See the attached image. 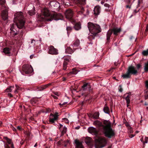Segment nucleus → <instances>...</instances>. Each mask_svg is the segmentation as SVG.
Here are the masks:
<instances>
[{
  "label": "nucleus",
  "instance_id": "obj_24",
  "mask_svg": "<svg viewBox=\"0 0 148 148\" xmlns=\"http://www.w3.org/2000/svg\"><path fill=\"white\" fill-rule=\"evenodd\" d=\"M66 52L68 53L71 54L73 52V50L69 47H68L66 49Z\"/></svg>",
  "mask_w": 148,
  "mask_h": 148
},
{
  "label": "nucleus",
  "instance_id": "obj_54",
  "mask_svg": "<svg viewBox=\"0 0 148 148\" xmlns=\"http://www.w3.org/2000/svg\"><path fill=\"white\" fill-rule=\"evenodd\" d=\"M141 66L140 64H138L137 65V67L138 69H139L141 67Z\"/></svg>",
  "mask_w": 148,
  "mask_h": 148
},
{
  "label": "nucleus",
  "instance_id": "obj_7",
  "mask_svg": "<svg viewBox=\"0 0 148 148\" xmlns=\"http://www.w3.org/2000/svg\"><path fill=\"white\" fill-rule=\"evenodd\" d=\"M58 112H56L55 114H53L52 113L50 114V116L49 118V121L52 123L54 124L55 121L58 118ZM55 125V124H54Z\"/></svg>",
  "mask_w": 148,
  "mask_h": 148
},
{
  "label": "nucleus",
  "instance_id": "obj_56",
  "mask_svg": "<svg viewBox=\"0 0 148 148\" xmlns=\"http://www.w3.org/2000/svg\"><path fill=\"white\" fill-rule=\"evenodd\" d=\"M34 56V55H31L30 56V58H31V59H32L33 57Z\"/></svg>",
  "mask_w": 148,
  "mask_h": 148
},
{
  "label": "nucleus",
  "instance_id": "obj_29",
  "mask_svg": "<svg viewBox=\"0 0 148 148\" xmlns=\"http://www.w3.org/2000/svg\"><path fill=\"white\" fill-rule=\"evenodd\" d=\"M103 111L104 112L107 114H109V110L108 107L106 105H105L103 108Z\"/></svg>",
  "mask_w": 148,
  "mask_h": 148
},
{
  "label": "nucleus",
  "instance_id": "obj_43",
  "mask_svg": "<svg viewBox=\"0 0 148 148\" xmlns=\"http://www.w3.org/2000/svg\"><path fill=\"white\" fill-rule=\"evenodd\" d=\"M128 132L129 133L131 134L133 132V130L130 126L128 127Z\"/></svg>",
  "mask_w": 148,
  "mask_h": 148
},
{
  "label": "nucleus",
  "instance_id": "obj_44",
  "mask_svg": "<svg viewBox=\"0 0 148 148\" xmlns=\"http://www.w3.org/2000/svg\"><path fill=\"white\" fill-rule=\"evenodd\" d=\"M119 90V92H122L123 90V89L121 85H120L118 88Z\"/></svg>",
  "mask_w": 148,
  "mask_h": 148
},
{
  "label": "nucleus",
  "instance_id": "obj_37",
  "mask_svg": "<svg viewBox=\"0 0 148 148\" xmlns=\"http://www.w3.org/2000/svg\"><path fill=\"white\" fill-rule=\"evenodd\" d=\"M16 88L15 90L14 91V92L15 94H17L18 93V90H21V88H20V87L17 85H15Z\"/></svg>",
  "mask_w": 148,
  "mask_h": 148
},
{
  "label": "nucleus",
  "instance_id": "obj_17",
  "mask_svg": "<svg viewBox=\"0 0 148 148\" xmlns=\"http://www.w3.org/2000/svg\"><path fill=\"white\" fill-rule=\"evenodd\" d=\"M100 7L99 6H96L94 10V14L96 15L99 14L100 12Z\"/></svg>",
  "mask_w": 148,
  "mask_h": 148
},
{
  "label": "nucleus",
  "instance_id": "obj_61",
  "mask_svg": "<svg viewBox=\"0 0 148 148\" xmlns=\"http://www.w3.org/2000/svg\"><path fill=\"white\" fill-rule=\"evenodd\" d=\"M2 122L1 121H0V127L2 125Z\"/></svg>",
  "mask_w": 148,
  "mask_h": 148
},
{
  "label": "nucleus",
  "instance_id": "obj_63",
  "mask_svg": "<svg viewBox=\"0 0 148 148\" xmlns=\"http://www.w3.org/2000/svg\"><path fill=\"white\" fill-rule=\"evenodd\" d=\"M145 143L144 142H143V147H144L145 146Z\"/></svg>",
  "mask_w": 148,
  "mask_h": 148
},
{
  "label": "nucleus",
  "instance_id": "obj_62",
  "mask_svg": "<svg viewBox=\"0 0 148 148\" xmlns=\"http://www.w3.org/2000/svg\"><path fill=\"white\" fill-rule=\"evenodd\" d=\"M13 130L14 131H16V129L15 128H14L13 129Z\"/></svg>",
  "mask_w": 148,
  "mask_h": 148
},
{
  "label": "nucleus",
  "instance_id": "obj_48",
  "mask_svg": "<svg viewBox=\"0 0 148 148\" xmlns=\"http://www.w3.org/2000/svg\"><path fill=\"white\" fill-rule=\"evenodd\" d=\"M145 86L147 88H148V81H146L145 82Z\"/></svg>",
  "mask_w": 148,
  "mask_h": 148
},
{
  "label": "nucleus",
  "instance_id": "obj_9",
  "mask_svg": "<svg viewBox=\"0 0 148 148\" xmlns=\"http://www.w3.org/2000/svg\"><path fill=\"white\" fill-rule=\"evenodd\" d=\"M73 14V12L71 9L66 10L65 13L66 18L69 19H71L72 18Z\"/></svg>",
  "mask_w": 148,
  "mask_h": 148
},
{
  "label": "nucleus",
  "instance_id": "obj_26",
  "mask_svg": "<svg viewBox=\"0 0 148 148\" xmlns=\"http://www.w3.org/2000/svg\"><path fill=\"white\" fill-rule=\"evenodd\" d=\"M5 0H0V5H2V9H3L6 8V6L5 4Z\"/></svg>",
  "mask_w": 148,
  "mask_h": 148
},
{
  "label": "nucleus",
  "instance_id": "obj_60",
  "mask_svg": "<svg viewBox=\"0 0 148 148\" xmlns=\"http://www.w3.org/2000/svg\"><path fill=\"white\" fill-rule=\"evenodd\" d=\"M126 126L128 128V127L130 126V125L128 124H126Z\"/></svg>",
  "mask_w": 148,
  "mask_h": 148
},
{
  "label": "nucleus",
  "instance_id": "obj_14",
  "mask_svg": "<svg viewBox=\"0 0 148 148\" xmlns=\"http://www.w3.org/2000/svg\"><path fill=\"white\" fill-rule=\"evenodd\" d=\"M113 33V34L115 36H117L121 31V28L114 27L111 29Z\"/></svg>",
  "mask_w": 148,
  "mask_h": 148
},
{
  "label": "nucleus",
  "instance_id": "obj_52",
  "mask_svg": "<svg viewBox=\"0 0 148 148\" xmlns=\"http://www.w3.org/2000/svg\"><path fill=\"white\" fill-rule=\"evenodd\" d=\"M8 95L10 97H13V95L10 93H8Z\"/></svg>",
  "mask_w": 148,
  "mask_h": 148
},
{
  "label": "nucleus",
  "instance_id": "obj_15",
  "mask_svg": "<svg viewBox=\"0 0 148 148\" xmlns=\"http://www.w3.org/2000/svg\"><path fill=\"white\" fill-rule=\"evenodd\" d=\"M75 148H83L82 143L79 142V140L76 139L75 140Z\"/></svg>",
  "mask_w": 148,
  "mask_h": 148
},
{
  "label": "nucleus",
  "instance_id": "obj_53",
  "mask_svg": "<svg viewBox=\"0 0 148 148\" xmlns=\"http://www.w3.org/2000/svg\"><path fill=\"white\" fill-rule=\"evenodd\" d=\"M67 103L66 102H64L62 103H59V105H65Z\"/></svg>",
  "mask_w": 148,
  "mask_h": 148
},
{
  "label": "nucleus",
  "instance_id": "obj_23",
  "mask_svg": "<svg viewBox=\"0 0 148 148\" xmlns=\"http://www.w3.org/2000/svg\"><path fill=\"white\" fill-rule=\"evenodd\" d=\"M78 72V71L76 70L75 68H73L72 69V71L70 72L68 74V76H69L71 74L75 75Z\"/></svg>",
  "mask_w": 148,
  "mask_h": 148
},
{
  "label": "nucleus",
  "instance_id": "obj_5",
  "mask_svg": "<svg viewBox=\"0 0 148 148\" xmlns=\"http://www.w3.org/2000/svg\"><path fill=\"white\" fill-rule=\"evenodd\" d=\"M95 147L96 148H101L104 147L107 142L106 139L101 137H98L95 139Z\"/></svg>",
  "mask_w": 148,
  "mask_h": 148
},
{
  "label": "nucleus",
  "instance_id": "obj_11",
  "mask_svg": "<svg viewBox=\"0 0 148 148\" xmlns=\"http://www.w3.org/2000/svg\"><path fill=\"white\" fill-rule=\"evenodd\" d=\"M89 13V11L87 8L84 9L82 7L81 8V10L79 12V14H83L84 16L88 15Z\"/></svg>",
  "mask_w": 148,
  "mask_h": 148
},
{
  "label": "nucleus",
  "instance_id": "obj_35",
  "mask_svg": "<svg viewBox=\"0 0 148 148\" xmlns=\"http://www.w3.org/2000/svg\"><path fill=\"white\" fill-rule=\"evenodd\" d=\"M144 70L145 72H147L148 71V62L145 64Z\"/></svg>",
  "mask_w": 148,
  "mask_h": 148
},
{
  "label": "nucleus",
  "instance_id": "obj_19",
  "mask_svg": "<svg viewBox=\"0 0 148 148\" xmlns=\"http://www.w3.org/2000/svg\"><path fill=\"white\" fill-rule=\"evenodd\" d=\"M3 51L5 54L10 56V49L8 47H6L3 49Z\"/></svg>",
  "mask_w": 148,
  "mask_h": 148
},
{
  "label": "nucleus",
  "instance_id": "obj_58",
  "mask_svg": "<svg viewBox=\"0 0 148 148\" xmlns=\"http://www.w3.org/2000/svg\"><path fill=\"white\" fill-rule=\"evenodd\" d=\"M53 98L55 99H57V97L56 96H53Z\"/></svg>",
  "mask_w": 148,
  "mask_h": 148
},
{
  "label": "nucleus",
  "instance_id": "obj_28",
  "mask_svg": "<svg viewBox=\"0 0 148 148\" xmlns=\"http://www.w3.org/2000/svg\"><path fill=\"white\" fill-rule=\"evenodd\" d=\"M14 86H10L5 91L6 92H11L13 89L14 88Z\"/></svg>",
  "mask_w": 148,
  "mask_h": 148
},
{
  "label": "nucleus",
  "instance_id": "obj_32",
  "mask_svg": "<svg viewBox=\"0 0 148 148\" xmlns=\"http://www.w3.org/2000/svg\"><path fill=\"white\" fill-rule=\"evenodd\" d=\"M74 27L75 30H77L81 28V26L79 24L77 23L75 25Z\"/></svg>",
  "mask_w": 148,
  "mask_h": 148
},
{
  "label": "nucleus",
  "instance_id": "obj_41",
  "mask_svg": "<svg viewBox=\"0 0 148 148\" xmlns=\"http://www.w3.org/2000/svg\"><path fill=\"white\" fill-rule=\"evenodd\" d=\"M66 29L67 32V33L68 34V33H69L72 30V28L70 26H68L67 27Z\"/></svg>",
  "mask_w": 148,
  "mask_h": 148
},
{
  "label": "nucleus",
  "instance_id": "obj_59",
  "mask_svg": "<svg viewBox=\"0 0 148 148\" xmlns=\"http://www.w3.org/2000/svg\"><path fill=\"white\" fill-rule=\"evenodd\" d=\"M62 79V80L63 81H65V80L66 79V78L64 77H63Z\"/></svg>",
  "mask_w": 148,
  "mask_h": 148
},
{
  "label": "nucleus",
  "instance_id": "obj_4",
  "mask_svg": "<svg viewBox=\"0 0 148 148\" xmlns=\"http://www.w3.org/2000/svg\"><path fill=\"white\" fill-rule=\"evenodd\" d=\"M88 27L90 32L93 35L95 36L101 32L100 27L97 24L89 22L88 23Z\"/></svg>",
  "mask_w": 148,
  "mask_h": 148
},
{
  "label": "nucleus",
  "instance_id": "obj_25",
  "mask_svg": "<svg viewBox=\"0 0 148 148\" xmlns=\"http://www.w3.org/2000/svg\"><path fill=\"white\" fill-rule=\"evenodd\" d=\"M79 40L78 39H77L75 41L73 46V47H78L79 45Z\"/></svg>",
  "mask_w": 148,
  "mask_h": 148
},
{
  "label": "nucleus",
  "instance_id": "obj_36",
  "mask_svg": "<svg viewBox=\"0 0 148 148\" xmlns=\"http://www.w3.org/2000/svg\"><path fill=\"white\" fill-rule=\"evenodd\" d=\"M34 8L32 10L29 11L28 12V13L29 15L31 16L35 14V12H34Z\"/></svg>",
  "mask_w": 148,
  "mask_h": 148
},
{
  "label": "nucleus",
  "instance_id": "obj_50",
  "mask_svg": "<svg viewBox=\"0 0 148 148\" xmlns=\"http://www.w3.org/2000/svg\"><path fill=\"white\" fill-rule=\"evenodd\" d=\"M64 59L67 61H69V60H70L71 59L70 57H69L68 58H64Z\"/></svg>",
  "mask_w": 148,
  "mask_h": 148
},
{
  "label": "nucleus",
  "instance_id": "obj_49",
  "mask_svg": "<svg viewBox=\"0 0 148 148\" xmlns=\"http://www.w3.org/2000/svg\"><path fill=\"white\" fill-rule=\"evenodd\" d=\"M148 32V24L147 25L145 30V32Z\"/></svg>",
  "mask_w": 148,
  "mask_h": 148
},
{
  "label": "nucleus",
  "instance_id": "obj_39",
  "mask_svg": "<svg viewBox=\"0 0 148 148\" xmlns=\"http://www.w3.org/2000/svg\"><path fill=\"white\" fill-rule=\"evenodd\" d=\"M67 64L68 63L66 62L65 61L64 62L63 64V67L64 70H65L66 69Z\"/></svg>",
  "mask_w": 148,
  "mask_h": 148
},
{
  "label": "nucleus",
  "instance_id": "obj_33",
  "mask_svg": "<svg viewBox=\"0 0 148 148\" xmlns=\"http://www.w3.org/2000/svg\"><path fill=\"white\" fill-rule=\"evenodd\" d=\"M92 140L91 138L89 137H86L85 139V141L87 144L90 143Z\"/></svg>",
  "mask_w": 148,
  "mask_h": 148
},
{
  "label": "nucleus",
  "instance_id": "obj_20",
  "mask_svg": "<svg viewBox=\"0 0 148 148\" xmlns=\"http://www.w3.org/2000/svg\"><path fill=\"white\" fill-rule=\"evenodd\" d=\"M4 139L6 140L7 143L8 144L11 145V147L12 148H14V145L12 141L11 140L8 138L7 137H4Z\"/></svg>",
  "mask_w": 148,
  "mask_h": 148
},
{
  "label": "nucleus",
  "instance_id": "obj_2",
  "mask_svg": "<svg viewBox=\"0 0 148 148\" xmlns=\"http://www.w3.org/2000/svg\"><path fill=\"white\" fill-rule=\"evenodd\" d=\"M111 123L109 121L105 120L102 125L103 132L105 136L109 138L114 136L115 135L114 130L111 127Z\"/></svg>",
  "mask_w": 148,
  "mask_h": 148
},
{
  "label": "nucleus",
  "instance_id": "obj_16",
  "mask_svg": "<svg viewBox=\"0 0 148 148\" xmlns=\"http://www.w3.org/2000/svg\"><path fill=\"white\" fill-rule=\"evenodd\" d=\"M90 87V85L88 83L84 84L82 86V88L84 90H89Z\"/></svg>",
  "mask_w": 148,
  "mask_h": 148
},
{
  "label": "nucleus",
  "instance_id": "obj_3",
  "mask_svg": "<svg viewBox=\"0 0 148 148\" xmlns=\"http://www.w3.org/2000/svg\"><path fill=\"white\" fill-rule=\"evenodd\" d=\"M14 21L18 28L20 29L23 28L25 22L23 13L20 12L16 13L14 14Z\"/></svg>",
  "mask_w": 148,
  "mask_h": 148
},
{
  "label": "nucleus",
  "instance_id": "obj_21",
  "mask_svg": "<svg viewBox=\"0 0 148 148\" xmlns=\"http://www.w3.org/2000/svg\"><path fill=\"white\" fill-rule=\"evenodd\" d=\"M112 30H111V29L109 30L107 32L106 34V36L107 40L108 41L110 40L111 36L112 34Z\"/></svg>",
  "mask_w": 148,
  "mask_h": 148
},
{
  "label": "nucleus",
  "instance_id": "obj_64",
  "mask_svg": "<svg viewBox=\"0 0 148 148\" xmlns=\"http://www.w3.org/2000/svg\"><path fill=\"white\" fill-rule=\"evenodd\" d=\"M5 148H10V147L9 146H7Z\"/></svg>",
  "mask_w": 148,
  "mask_h": 148
},
{
  "label": "nucleus",
  "instance_id": "obj_46",
  "mask_svg": "<svg viewBox=\"0 0 148 148\" xmlns=\"http://www.w3.org/2000/svg\"><path fill=\"white\" fill-rule=\"evenodd\" d=\"M135 136V135H134V134H129V136L130 138H132L133 137H134V136Z\"/></svg>",
  "mask_w": 148,
  "mask_h": 148
},
{
  "label": "nucleus",
  "instance_id": "obj_45",
  "mask_svg": "<svg viewBox=\"0 0 148 148\" xmlns=\"http://www.w3.org/2000/svg\"><path fill=\"white\" fill-rule=\"evenodd\" d=\"M63 120H64V121L66 123H69V121L66 118H64L63 119Z\"/></svg>",
  "mask_w": 148,
  "mask_h": 148
},
{
  "label": "nucleus",
  "instance_id": "obj_30",
  "mask_svg": "<svg viewBox=\"0 0 148 148\" xmlns=\"http://www.w3.org/2000/svg\"><path fill=\"white\" fill-rule=\"evenodd\" d=\"M99 113L98 112H95L93 115V118L94 119H97L99 117Z\"/></svg>",
  "mask_w": 148,
  "mask_h": 148
},
{
  "label": "nucleus",
  "instance_id": "obj_8",
  "mask_svg": "<svg viewBox=\"0 0 148 148\" xmlns=\"http://www.w3.org/2000/svg\"><path fill=\"white\" fill-rule=\"evenodd\" d=\"M48 53L52 55H57L58 54V51L57 49L55 48L52 46H50L49 48Z\"/></svg>",
  "mask_w": 148,
  "mask_h": 148
},
{
  "label": "nucleus",
  "instance_id": "obj_1",
  "mask_svg": "<svg viewBox=\"0 0 148 148\" xmlns=\"http://www.w3.org/2000/svg\"><path fill=\"white\" fill-rule=\"evenodd\" d=\"M42 15L39 14L38 16V20L40 21H51L53 19L57 20L62 19L63 16L60 13H55L51 14L47 8H44L42 10Z\"/></svg>",
  "mask_w": 148,
  "mask_h": 148
},
{
  "label": "nucleus",
  "instance_id": "obj_6",
  "mask_svg": "<svg viewBox=\"0 0 148 148\" xmlns=\"http://www.w3.org/2000/svg\"><path fill=\"white\" fill-rule=\"evenodd\" d=\"M22 69L26 74L31 73L33 71L32 67L28 64L24 65L22 67Z\"/></svg>",
  "mask_w": 148,
  "mask_h": 148
},
{
  "label": "nucleus",
  "instance_id": "obj_51",
  "mask_svg": "<svg viewBox=\"0 0 148 148\" xmlns=\"http://www.w3.org/2000/svg\"><path fill=\"white\" fill-rule=\"evenodd\" d=\"M63 127V125L61 124H60V127H59V129L60 130H62V127Z\"/></svg>",
  "mask_w": 148,
  "mask_h": 148
},
{
  "label": "nucleus",
  "instance_id": "obj_18",
  "mask_svg": "<svg viewBox=\"0 0 148 148\" xmlns=\"http://www.w3.org/2000/svg\"><path fill=\"white\" fill-rule=\"evenodd\" d=\"M15 26V25L14 24H12L11 26V28H10V30H11V33H13V34L16 35L17 34V31L14 28Z\"/></svg>",
  "mask_w": 148,
  "mask_h": 148
},
{
  "label": "nucleus",
  "instance_id": "obj_40",
  "mask_svg": "<svg viewBox=\"0 0 148 148\" xmlns=\"http://www.w3.org/2000/svg\"><path fill=\"white\" fill-rule=\"evenodd\" d=\"M142 54L144 56H147L148 55V49L146 50H144L142 52Z\"/></svg>",
  "mask_w": 148,
  "mask_h": 148
},
{
  "label": "nucleus",
  "instance_id": "obj_22",
  "mask_svg": "<svg viewBox=\"0 0 148 148\" xmlns=\"http://www.w3.org/2000/svg\"><path fill=\"white\" fill-rule=\"evenodd\" d=\"M52 84V83H50L45 85H42L41 86V89H40L39 90H43V89H45L47 88L48 87L51 86Z\"/></svg>",
  "mask_w": 148,
  "mask_h": 148
},
{
  "label": "nucleus",
  "instance_id": "obj_12",
  "mask_svg": "<svg viewBox=\"0 0 148 148\" xmlns=\"http://www.w3.org/2000/svg\"><path fill=\"white\" fill-rule=\"evenodd\" d=\"M127 71L130 74H131L133 75H135L137 73V71L135 69V67L132 66L129 67Z\"/></svg>",
  "mask_w": 148,
  "mask_h": 148
},
{
  "label": "nucleus",
  "instance_id": "obj_57",
  "mask_svg": "<svg viewBox=\"0 0 148 148\" xmlns=\"http://www.w3.org/2000/svg\"><path fill=\"white\" fill-rule=\"evenodd\" d=\"M140 140L142 142H143V137L142 138L140 139Z\"/></svg>",
  "mask_w": 148,
  "mask_h": 148
},
{
  "label": "nucleus",
  "instance_id": "obj_42",
  "mask_svg": "<svg viewBox=\"0 0 148 148\" xmlns=\"http://www.w3.org/2000/svg\"><path fill=\"white\" fill-rule=\"evenodd\" d=\"M67 130V128L65 127H64V128L63 129V130L62 131V134H65Z\"/></svg>",
  "mask_w": 148,
  "mask_h": 148
},
{
  "label": "nucleus",
  "instance_id": "obj_10",
  "mask_svg": "<svg viewBox=\"0 0 148 148\" xmlns=\"http://www.w3.org/2000/svg\"><path fill=\"white\" fill-rule=\"evenodd\" d=\"M5 9L2 12V18L4 20H6L8 18V8H5Z\"/></svg>",
  "mask_w": 148,
  "mask_h": 148
},
{
  "label": "nucleus",
  "instance_id": "obj_27",
  "mask_svg": "<svg viewBox=\"0 0 148 148\" xmlns=\"http://www.w3.org/2000/svg\"><path fill=\"white\" fill-rule=\"evenodd\" d=\"M122 77L123 78H130V74L127 71V73L123 75H122Z\"/></svg>",
  "mask_w": 148,
  "mask_h": 148
},
{
  "label": "nucleus",
  "instance_id": "obj_31",
  "mask_svg": "<svg viewBox=\"0 0 148 148\" xmlns=\"http://www.w3.org/2000/svg\"><path fill=\"white\" fill-rule=\"evenodd\" d=\"M78 5L80 6V5H84L85 4V0H78Z\"/></svg>",
  "mask_w": 148,
  "mask_h": 148
},
{
  "label": "nucleus",
  "instance_id": "obj_38",
  "mask_svg": "<svg viewBox=\"0 0 148 148\" xmlns=\"http://www.w3.org/2000/svg\"><path fill=\"white\" fill-rule=\"evenodd\" d=\"M130 96L128 95L125 97V99L126 100V101L127 103H130Z\"/></svg>",
  "mask_w": 148,
  "mask_h": 148
},
{
  "label": "nucleus",
  "instance_id": "obj_55",
  "mask_svg": "<svg viewBox=\"0 0 148 148\" xmlns=\"http://www.w3.org/2000/svg\"><path fill=\"white\" fill-rule=\"evenodd\" d=\"M17 129L19 130H20L22 129V128L19 126H18L17 127Z\"/></svg>",
  "mask_w": 148,
  "mask_h": 148
},
{
  "label": "nucleus",
  "instance_id": "obj_47",
  "mask_svg": "<svg viewBox=\"0 0 148 148\" xmlns=\"http://www.w3.org/2000/svg\"><path fill=\"white\" fill-rule=\"evenodd\" d=\"M148 138L147 137H145V142H144L145 143H147L148 142Z\"/></svg>",
  "mask_w": 148,
  "mask_h": 148
},
{
  "label": "nucleus",
  "instance_id": "obj_13",
  "mask_svg": "<svg viewBox=\"0 0 148 148\" xmlns=\"http://www.w3.org/2000/svg\"><path fill=\"white\" fill-rule=\"evenodd\" d=\"M88 132L89 133L92 134L97 135L98 133V130L95 128L90 127L88 128Z\"/></svg>",
  "mask_w": 148,
  "mask_h": 148
},
{
  "label": "nucleus",
  "instance_id": "obj_34",
  "mask_svg": "<svg viewBox=\"0 0 148 148\" xmlns=\"http://www.w3.org/2000/svg\"><path fill=\"white\" fill-rule=\"evenodd\" d=\"M93 124L94 125L98 126H101L102 125V123L98 121H95Z\"/></svg>",
  "mask_w": 148,
  "mask_h": 148
}]
</instances>
